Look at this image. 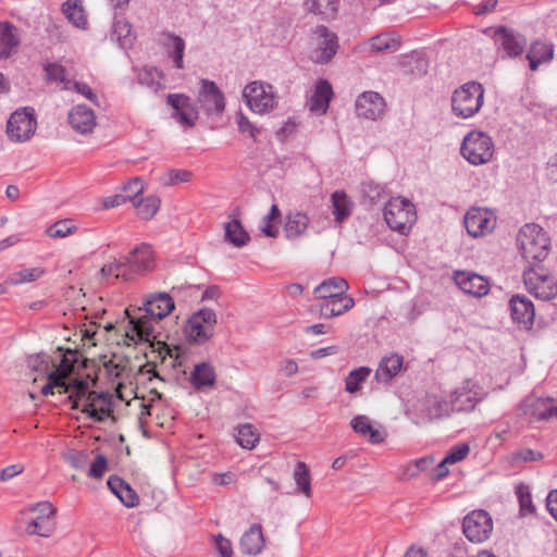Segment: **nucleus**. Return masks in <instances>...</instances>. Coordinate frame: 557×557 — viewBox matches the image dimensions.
Instances as JSON below:
<instances>
[{
	"label": "nucleus",
	"instance_id": "obj_8",
	"mask_svg": "<svg viewBox=\"0 0 557 557\" xmlns=\"http://www.w3.org/2000/svg\"><path fill=\"white\" fill-rule=\"evenodd\" d=\"M126 270L123 272V280L128 281L134 274L145 275L151 272L156 267L154 252L147 243H141L127 256L124 257Z\"/></svg>",
	"mask_w": 557,
	"mask_h": 557
},
{
	"label": "nucleus",
	"instance_id": "obj_41",
	"mask_svg": "<svg viewBox=\"0 0 557 557\" xmlns=\"http://www.w3.org/2000/svg\"><path fill=\"white\" fill-rule=\"evenodd\" d=\"M236 442L246 449H252L259 443L260 434L250 423L242 424L237 428Z\"/></svg>",
	"mask_w": 557,
	"mask_h": 557
},
{
	"label": "nucleus",
	"instance_id": "obj_6",
	"mask_svg": "<svg viewBox=\"0 0 557 557\" xmlns=\"http://www.w3.org/2000/svg\"><path fill=\"white\" fill-rule=\"evenodd\" d=\"M460 152L473 165L485 164L493 158L494 143L487 134L472 131L465 136Z\"/></svg>",
	"mask_w": 557,
	"mask_h": 557
},
{
	"label": "nucleus",
	"instance_id": "obj_4",
	"mask_svg": "<svg viewBox=\"0 0 557 557\" xmlns=\"http://www.w3.org/2000/svg\"><path fill=\"white\" fill-rule=\"evenodd\" d=\"M484 88L478 82H468L457 88L451 96L453 113L461 119L475 115L483 106Z\"/></svg>",
	"mask_w": 557,
	"mask_h": 557
},
{
	"label": "nucleus",
	"instance_id": "obj_50",
	"mask_svg": "<svg viewBox=\"0 0 557 557\" xmlns=\"http://www.w3.org/2000/svg\"><path fill=\"white\" fill-rule=\"evenodd\" d=\"M361 191L363 197L369 199L371 203H376L383 198L385 188L374 182H367L362 184Z\"/></svg>",
	"mask_w": 557,
	"mask_h": 557
},
{
	"label": "nucleus",
	"instance_id": "obj_16",
	"mask_svg": "<svg viewBox=\"0 0 557 557\" xmlns=\"http://www.w3.org/2000/svg\"><path fill=\"white\" fill-rule=\"evenodd\" d=\"M463 222L468 234L472 237L483 236L495 226L492 213L480 208L470 209L466 213Z\"/></svg>",
	"mask_w": 557,
	"mask_h": 557
},
{
	"label": "nucleus",
	"instance_id": "obj_52",
	"mask_svg": "<svg viewBox=\"0 0 557 557\" xmlns=\"http://www.w3.org/2000/svg\"><path fill=\"white\" fill-rule=\"evenodd\" d=\"M470 453V447L468 444L462 443L453 446L445 456V462L456 463L458 461L463 460Z\"/></svg>",
	"mask_w": 557,
	"mask_h": 557
},
{
	"label": "nucleus",
	"instance_id": "obj_26",
	"mask_svg": "<svg viewBox=\"0 0 557 557\" xmlns=\"http://www.w3.org/2000/svg\"><path fill=\"white\" fill-rule=\"evenodd\" d=\"M404 357L398 354L384 356L375 371V380L379 383L391 382L403 369Z\"/></svg>",
	"mask_w": 557,
	"mask_h": 557
},
{
	"label": "nucleus",
	"instance_id": "obj_20",
	"mask_svg": "<svg viewBox=\"0 0 557 557\" xmlns=\"http://www.w3.org/2000/svg\"><path fill=\"white\" fill-rule=\"evenodd\" d=\"M174 308L173 296L164 292L151 294L144 301L145 312L158 320L165 318Z\"/></svg>",
	"mask_w": 557,
	"mask_h": 557
},
{
	"label": "nucleus",
	"instance_id": "obj_12",
	"mask_svg": "<svg viewBox=\"0 0 557 557\" xmlns=\"http://www.w3.org/2000/svg\"><path fill=\"white\" fill-rule=\"evenodd\" d=\"M492 530L493 521L485 510H473L465 517L462 522L463 534L473 543L487 540Z\"/></svg>",
	"mask_w": 557,
	"mask_h": 557
},
{
	"label": "nucleus",
	"instance_id": "obj_14",
	"mask_svg": "<svg viewBox=\"0 0 557 557\" xmlns=\"http://www.w3.org/2000/svg\"><path fill=\"white\" fill-rule=\"evenodd\" d=\"M456 285L470 296L481 298L490 292L486 277L472 271H455L453 275Z\"/></svg>",
	"mask_w": 557,
	"mask_h": 557
},
{
	"label": "nucleus",
	"instance_id": "obj_7",
	"mask_svg": "<svg viewBox=\"0 0 557 557\" xmlns=\"http://www.w3.org/2000/svg\"><path fill=\"white\" fill-rule=\"evenodd\" d=\"M215 324L216 314L214 310L203 308L191 314L184 332L190 342L202 345L213 336Z\"/></svg>",
	"mask_w": 557,
	"mask_h": 557
},
{
	"label": "nucleus",
	"instance_id": "obj_31",
	"mask_svg": "<svg viewBox=\"0 0 557 557\" xmlns=\"http://www.w3.org/2000/svg\"><path fill=\"white\" fill-rule=\"evenodd\" d=\"M324 302L320 306V315L322 318L338 317L355 306L354 298L343 294L341 297L323 299Z\"/></svg>",
	"mask_w": 557,
	"mask_h": 557
},
{
	"label": "nucleus",
	"instance_id": "obj_22",
	"mask_svg": "<svg viewBox=\"0 0 557 557\" xmlns=\"http://www.w3.org/2000/svg\"><path fill=\"white\" fill-rule=\"evenodd\" d=\"M125 313L128 315V324L129 330L126 332V336L137 343V342H150L153 336V326L151 320L153 317L148 315L147 313L140 317H131L128 313V309L125 310Z\"/></svg>",
	"mask_w": 557,
	"mask_h": 557
},
{
	"label": "nucleus",
	"instance_id": "obj_28",
	"mask_svg": "<svg viewBox=\"0 0 557 557\" xmlns=\"http://www.w3.org/2000/svg\"><path fill=\"white\" fill-rule=\"evenodd\" d=\"M101 372L108 376L111 383H124V380L128 379L132 373L129 360L113 356V358L103 362Z\"/></svg>",
	"mask_w": 557,
	"mask_h": 557
},
{
	"label": "nucleus",
	"instance_id": "obj_5",
	"mask_svg": "<svg viewBox=\"0 0 557 557\" xmlns=\"http://www.w3.org/2000/svg\"><path fill=\"white\" fill-rule=\"evenodd\" d=\"M384 220L388 227L400 234H406L416 222V209L408 199L392 198L384 207Z\"/></svg>",
	"mask_w": 557,
	"mask_h": 557
},
{
	"label": "nucleus",
	"instance_id": "obj_61",
	"mask_svg": "<svg viewBox=\"0 0 557 557\" xmlns=\"http://www.w3.org/2000/svg\"><path fill=\"white\" fill-rule=\"evenodd\" d=\"M30 510L34 512H38L37 518L48 520L50 517L54 516L55 508L49 502L37 503L30 507Z\"/></svg>",
	"mask_w": 557,
	"mask_h": 557
},
{
	"label": "nucleus",
	"instance_id": "obj_17",
	"mask_svg": "<svg viewBox=\"0 0 557 557\" xmlns=\"http://www.w3.org/2000/svg\"><path fill=\"white\" fill-rule=\"evenodd\" d=\"M384 99L375 91H364L356 100V112L358 116L368 120H376L383 114Z\"/></svg>",
	"mask_w": 557,
	"mask_h": 557
},
{
	"label": "nucleus",
	"instance_id": "obj_11",
	"mask_svg": "<svg viewBox=\"0 0 557 557\" xmlns=\"http://www.w3.org/2000/svg\"><path fill=\"white\" fill-rule=\"evenodd\" d=\"M36 126L34 109L24 108L11 114L7 123V134L14 141H26L34 135Z\"/></svg>",
	"mask_w": 557,
	"mask_h": 557
},
{
	"label": "nucleus",
	"instance_id": "obj_3",
	"mask_svg": "<svg viewBox=\"0 0 557 557\" xmlns=\"http://www.w3.org/2000/svg\"><path fill=\"white\" fill-rule=\"evenodd\" d=\"M72 386L73 392L67 398L73 403V409H78L82 404V412L87 413L90 419L97 422H103L112 414V394L108 392L89 391V385Z\"/></svg>",
	"mask_w": 557,
	"mask_h": 557
},
{
	"label": "nucleus",
	"instance_id": "obj_24",
	"mask_svg": "<svg viewBox=\"0 0 557 557\" xmlns=\"http://www.w3.org/2000/svg\"><path fill=\"white\" fill-rule=\"evenodd\" d=\"M69 122L78 133L88 134L96 126V116L92 109L85 104H77L70 111Z\"/></svg>",
	"mask_w": 557,
	"mask_h": 557
},
{
	"label": "nucleus",
	"instance_id": "obj_57",
	"mask_svg": "<svg viewBox=\"0 0 557 557\" xmlns=\"http://www.w3.org/2000/svg\"><path fill=\"white\" fill-rule=\"evenodd\" d=\"M123 189L125 191V196H127V200L134 203L136 201L137 196L143 193V182L138 177L133 178L124 186Z\"/></svg>",
	"mask_w": 557,
	"mask_h": 557
},
{
	"label": "nucleus",
	"instance_id": "obj_44",
	"mask_svg": "<svg viewBox=\"0 0 557 557\" xmlns=\"http://www.w3.org/2000/svg\"><path fill=\"white\" fill-rule=\"evenodd\" d=\"M337 0H307L309 11L326 18L333 16L337 11Z\"/></svg>",
	"mask_w": 557,
	"mask_h": 557
},
{
	"label": "nucleus",
	"instance_id": "obj_46",
	"mask_svg": "<svg viewBox=\"0 0 557 557\" xmlns=\"http://www.w3.org/2000/svg\"><path fill=\"white\" fill-rule=\"evenodd\" d=\"M77 227L71 220H60L49 226L46 234L51 238H64L76 232Z\"/></svg>",
	"mask_w": 557,
	"mask_h": 557
},
{
	"label": "nucleus",
	"instance_id": "obj_21",
	"mask_svg": "<svg viewBox=\"0 0 557 557\" xmlns=\"http://www.w3.org/2000/svg\"><path fill=\"white\" fill-rule=\"evenodd\" d=\"M475 385H461L450 392L449 404L451 412L470 411L473 410L476 404L481 400L479 393L474 391Z\"/></svg>",
	"mask_w": 557,
	"mask_h": 557
},
{
	"label": "nucleus",
	"instance_id": "obj_15",
	"mask_svg": "<svg viewBox=\"0 0 557 557\" xmlns=\"http://www.w3.org/2000/svg\"><path fill=\"white\" fill-rule=\"evenodd\" d=\"M166 102L174 110L173 116L185 127H193L198 117V112L189 96L183 94H170Z\"/></svg>",
	"mask_w": 557,
	"mask_h": 557
},
{
	"label": "nucleus",
	"instance_id": "obj_59",
	"mask_svg": "<svg viewBox=\"0 0 557 557\" xmlns=\"http://www.w3.org/2000/svg\"><path fill=\"white\" fill-rule=\"evenodd\" d=\"M543 458V454L531 448H522L513 454L516 462L537 461Z\"/></svg>",
	"mask_w": 557,
	"mask_h": 557
},
{
	"label": "nucleus",
	"instance_id": "obj_49",
	"mask_svg": "<svg viewBox=\"0 0 557 557\" xmlns=\"http://www.w3.org/2000/svg\"><path fill=\"white\" fill-rule=\"evenodd\" d=\"M236 123L239 133L248 134L249 137H251L253 140H257V137L260 134V128L250 122L248 116H246L242 111L236 113Z\"/></svg>",
	"mask_w": 557,
	"mask_h": 557
},
{
	"label": "nucleus",
	"instance_id": "obj_27",
	"mask_svg": "<svg viewBox=\"0 0 557 557\" xmlns=\"http://www.w3.org/2000/svg\"><path fill=\"white\" fill-rule=\"evenodd\" d=\"M239 547L242 553L246 555L256 556L261 553L264 547V537L260 524H252L243 534Z\"/></svg>",
	"mask_w": 557,
	"mask_h": 557
},
{
	"label": "nucleus",
	"instance_id": "obj_56",
	"mask_svg": "<svg viewBox=\"0 0 557 557\" xmlns=\"http://www.w3.org/2000/svg\"><path fill=\"white\" fill-rule=\"evenodd\" d=\"M40 274L41 271H39L38 269H24L15 273L10 281L12 284L33 282L37 280L40 276Z\"/></svg>",
	"mask_w": 557,
	"mask_h": 557
},
{
	"label": "nucleus",
	"instance_id": "obj_40",
	"mask_svg": "<svg viewBox=\"0 0 557 557\" xmlns=\"http://www.w3.org/2000/svg\"><path fill=\"white\" fill-rule=\"evenodd\" d=\"M66 18L76 27L85 28L87 18L82 5V0H66L62 5Z\"/></svg>",
	"mask_w": 557,
	"mask_h": 557
},
{
	"label": "nucleus",
	"instance_id": "obj_29",
	"mask_svg": "<svg viewBox=\"0 0 557 557\" xmlns=\"http://www.w3.org/2000/svg\"><path fill=\"white\" fill-rule=\"evenodd\" d=\"M531 273L532 272H529L528 274L524 273L525 283L530 285V288L536 298L542 300H550L557 296V284L553 281V278L539 274L536 277L537 283L533 284V278L530 276ZM533 273L536 274L535 271Z\"/></svg>",
	"mask_w": 557,
	"mask_h": 557
},
{
	"label": "nucleus",
	"instance_id": "obj_10",
	"mask_svg": "<svg viewBox=\"0 0 557 557\" xmlns=\"http://www.w3.org/2000/svg\"><path fill=\"white\" fill-rule=\"evenodd\" d=\"M243 98L248 108L258 114L270 112L274 108V94L271 85L251 82L243 90Z\"/></svg>",
	"mask_w": 557,
	"mask_h": 557
},
{
	"label": "nucleus",
	"instance_id": "obj_58",
	"mask_svg": "<svg viewBox=\"0 0 557 557\" xmlns=\"http://www.w3.org/2000/svg\"><path fill=\"white\" fill-rule=\"evenodd\" d=\"M107 458L103 455H97L91 463L88 475L94 479H101L107 470Z\"/></svg>",
	"mask_w": 557,
	"mask_h": 557
},
{
	"label": "nucleus",
	"instance_id": "obj_33",
	"mask_svg": "<svg viewBox=\"0 0 557 557\" xmlns=\"http://www.w3.org/2000/svg\"><path fill=\"white\" fill-rule=\"evenodd\" d=\"M553 58L554 46L542 41L533 42L527 54L531 71H536L542 63L550 62Z\"/></svg>",
	"mask_w": 557,
	"mask_h": 557
},
{
	"label": "nucleus",
	"instance_id": "obj_63",
	"mask_svg": "<svg viewBox=\"0 0 557 557\" xmlns=\"http://www.w3.org/2000/svg\"><path fill=\"white\" fill-rule=\"evenodd\" d=\"M372 370L368 367H359L352 371H350L349 375L346 377L345 383H363Z\"/></svg>",
	"mask_w": 557,
	"mask_h": 557
},
{
	"label": "nucleus",
	"instance_id": "obj_64",
	"mask_svg": "<svg viewBox=\"0 0 557 557\" xmlns=\"http://www.w3.org/2000/svg\"><path fill=\"white\" fill-rule=\"evenodd\" d=\"M518 497L521 511L532 513L534 511V506L532 504L531 494L528 491H524L522 487H519Z\"/></svg>",
	"mask_w": 557,
	"mask_h": 557
},
{
	"label": "nucleus",
	"instance_id": "obj_48",
	"mask_svg": "<svg viewBox=\"0 0 557 557\" xmlns=\"http://www.w3.org/2000/svg\"><path fill=\"white\" fill-rule=\"evenodd\" d=\"M25 531L28 535L49 537L53 532V527L50 525L47 520L36 518L28 522Z\"/></svg>",
	"mask_w": 557,
	"mask_h": 557
},
{
	"label": "nucleus",
	"instance_id": "obj_47",
	"mask_svg": "<svg viewBox=\"0 0 557 557\" xmlns=\"http://www.w3.org/2000/svg\"><path fill=\"white\" fill-rule=\"evenodd\" d=\"M124 271H127L124 258H114L113 261L102 265V268L100 269V275L104 278L113 275L116 280H123Z\"/></svg>",
	"mask_w": 557,
	"mask_h": 557
},
{
	"label": "nucleus",
	"instance_id": "obj_43",
	"mask_svg": "<svg viewBox=\"0 0 557 557\" xmlns=\"http://www.w3.org/2000/svg\"><path fill=\"white\" fill-rule=\"evenodd\" d=\"M216 375L213 367L208 362L195 366L189 383H215Z\"/></svg>",
	"mask_w": 557,
	"mask_h": 557
},
{
	"label": "nucleus",
	"instance_id": "obj_25",
	"mask_svg": "<svg viewBox=\"0 0 557 557\" xmlns=\"http://www.w3.org/2000/svg\"><path fill=\"white\" fill-rule=\"evenodd\" d=\"M315 35L321 39L319 49L320 55L317 58L318 63H327L337 52L338 38L337 35L331 32L326 26L320 25L315 28Z\"/></svg>",
	"mask_w": 557,
	"mask_h": 557
},
{
	"label": "nucleus",
	"instance_id": "obj_45",
	"mask_svg": "<svg viewBox=\"0 0 557 557\" xmlns=\"http://www.w3.org/2000/svg\"><path fill=\"white\" fill-rule=\"evenodd\" d=\"M138 215L144 220H150L159 210L160 199L154 196H149L145 199L134 202Z\"/></svg>",
	"mask_w": 557,
	"mask_h": 557
},
{
	"label": "nucleus",
	"instance_id": "obj_23",
	"mask_svg": "<svg viewBox=\"0 0 557 557\" xmlns=\"http://www.w3.org/2000/svg\"><path fill=\"white\" fill-rule=\"evenodd\" d=\"M495 41L499 44L509 57L520 55L527 45L523 36L500 26L495 32Z\"/></svg>",
	"mask_w": 557,
	"mask_h": 557
},
{
	"label": "nucleus",
	"instance_id": "obj_19",
	"mask_svg": "<svg viewBox=\"0 0 557 557\" xmlns=\"http://www.w3.org/2000/svg\"><path fill=\"white\" fill-rule=\"evenodd\" d=\"M423 419L432 421L448 417L451 413L449 400L437 393H429L422 401L420 409Z\"/></svg>",
	"mask_w": 557,
	"mask_h": 557
},
{
	"label": "nucleus",
	"instance_id": "obj_32",
	"mask_svg": "<svg viewBox=\"0 0 557 557\" xmlns=\"http://www.w3.org/2000/svg\"><path fill=\"white\" fill-rule=\"evenodd\" d=\"M18 44L16 26L10 22H0V59L9 58Z\"/></svg>",
	"mask_w": 557,
	"mask_h": 557
},
{
	"label": "nucleus",
	"instance_id": "obj_55",
	"mask_svg": "<svg viewBox=\"0 0 557 557\" xmlns=\"http://www.w3.org/2000/svg\"><path fill=\"white\" fill-rule=\"evenodd\" d=\"M191 177V172L187 170H171L166 173L163 184L175 185L180 182H188Z\"/></svg>",
	"mask_w": 557,
	"mask_h": 557
},
{
	"label": "nucleus",
	"instance_id": "obj_9",
	"mask_svg": "<svg viewBox=\"0 0 557 557\" xmlns=\"http://www.w3.org/2000/svg\"><path fill=\"white\" fill-rule=\"evenodd\" d=\"M519 411L534 421L556 422L557 399L529 395L520 403Z\"/></svg>",
	"mask_w": 557,
	"mask_h": 557
},
{
	"label": "nucleus",
	"instance_id": "obj_30",
	"mask_svg": "<svg viewBox=\"0 0 557 557\" xmlns=\"http://www.w3.org/2000/svg\"><path fill=\"white\" fill-rule=\"evenodd\" d=\"M160 40L164 49L168 51L169 55L173 59L175 67L180 70L184 69V39L173 33L164 32L161 35Z\"/></svg>",
	"mask_w": 557,
	"mask_h": 557
},
{
	"label": "nucleus",
	"instance_id": "obj_42",
	"mask_svg": "<svg viewBox=\"0 0 557 557\" xmlns=\"http://www.w3.org/2000/svg\"><path fill=\"white\" fill-rule=\"evenodd\" d=\"M293 475L298 486V491L309 497L311 495V483L308 466L302 461H298L295 466Z\"/></svg>",
	"mask_w": 557,
	"mask_h": 557
},
{
	"label": "nucleus",
	"instance_id": "obj_62",
	"mask_svg": "<svg viewBox=\"0 0 557 557\" xmlns=\"http://www.w3.org/2000/svg\"><path fill=\"white\" fill-rule=\"evenodd\" d=\"M215 548L221 557H232L233 546L230 540L225 539L222 534H218L214 537Z\"/></svg>",
	"mask_w": 557,
	"mask_h": 557
},
{
	"label": "nucleus",
	"instance_id": "obj_18",
	"mask_svg": "<svg viewBox=\"0 0 557 557\" xmlns=\"http://www.w3.org/2000/svg\"><path fill=\"white\" fill-rule=\"evenodd\" d=\"M509 308L516 323L524 329H530L533 325L535 310L530 298L524 295H513L509 301Z\"/></svg>",
	"mask_w": 557,
	"mask_h": 557
},
{
	"label": "nucleus",
	"instance_id": "obj_34",
	"mask_svg": "<svg viewBox=\"0 0 557 557\" xmlns=\"http://www.w3.org/2000/svg\"><path fill=\"white\" fill-rule=\"evenodd\" d=\"M348 288V283L344 278L334 276L318 285L314 288V295L320 299L341 297Z\"/></svg>",
	"mask_w": 557,
	"mask_h": 557
},
{
	"label": "nucleus",
	"instance_id": "obj_51",
	"mask_svg": "<svg viewBox=\"0 0 557 557\" xmlns=\"http://www.w3.org/2000/svg\"><path fill=\"white\" fill-rule=\"evenodd\" d=\"M63 458L75 469H83L88 462V454L83 450L69 449L63 454Z\"/></svg>",
	"mask_w": 557,
	"mask_h": 557
},
{
	"label": "nucleus",
	"instance_id": "obj_39",
	"mask_svg": "<svg viewBox=\"0 0 557 557\" xmlns=\"http://www.w3.org/2000/svg\"><path fill=\"white\" fill-rule=\"evenodd\" d=\"M225 239L235 247H243L250 240L248 232L238 219H233L225 224Z\"/></svg>",
	"mask_w": 557,
	"mask_h": 557
},
{
	"label": "nucleus",
	"instance_id": "obj_35",
	"mask_svg": "<svg viewBox=\"0 0 557 557\" xmlns=\"http://www.w3.org/2000/svg\"><path fill=\"white\" fill-rule=\"evenodd\" d=\"M332 97V85L326 79H319L311 97L310 110L323 113L326 112Z\"/></svg>",
	"mask_w": 557,
	"mask_h": 557
},
{
	"label": "nucleus",
	"instance_id": "obj_54",
	"mask_svg": "<svg viewBox=\"0 0 557 557\" xmlns=\"http://www.w3.org/2000/svg\"><path fill=\"white\" fill-rule=\"evenodd\" d=\"M371 49L376 52H382L391 48H395L397 42L388 36L381 35L373 37L370 41Z\"/></svg>",
	"mask_w": 557,
	"mask_h": 557
},
{
	"label": "nucleus",
	"instance_id": "obj_37",
	"mask_svg": "<svg viewBox=\"0 0 557 557\" xmlns=\"http://www.w3.org/2000/svg\"><path fill=\"white\" fill-rule=\"evenodd\" d=\"M309 218L302 212L289 213L285 223V235L288 239H296L305 234L309 225Z\"/></svg>",
	"mask_w": 557,
	"mask_h": 557
},
{
	"label": "nucleus",
	"instance_id": "obj_13",
	"mask_svg": "<svg viewBox=\"0 0 557 557\" xmlns=\"http://www.w3.org/2000/svg\"><path fill=\"white\" fill-rule=\"evenodd\" d=\"M198 103L208 115H219L225 110L223 91L214 82L205 78L200 81Z\"/></svg>",
	"mask_w": 557,
	"mask_h": 557
},
{
	"label": "nucleus",
	"instance_id": "obj_60",
	"mask_svg": "<svg viewBox=\"0 0 557 557\" xmlns=\"http://www.w3.org/2000/svg\"><path fill=\"white\" fill-rule=\"evenodd\" d=\"M117 497L128 508L136 507L139 502L138 495L128 484L124 490L120 491Z\"/></svg>",
	"mask_w": 557,
	"mask_h": 557
},
{
	"label": "nucleus",
	"instance_id": "obj_36",
	"mask_svg": "<svg viewBox=\"0 0 557 557\" xmlns=\"http://www.w3.org/2000/svg\"><path fill=\"white\" fill-rule=\"evenodd\" d=\"M350 425L356 433L368 437L369 442L372 444H380L385 440V434L376 429H373L370 419L367 416L355 417L351 420Z\"/></svg>",
	"mask_w": 557,
	"mask_h": 557
},
{
	"label": "nucleus",
	"instance_id": "obj_2",
	"mask_svg": "<svg viewBox=\"0 0 557 557\" xmlns=\"http://www.w3.org/2000/svg\"><path fill=\"white\" fill-rule=\"evenodd\" d=\"M517 244L522 258L530 265V272H534V269L547 258L550 249L547 233L535 223H528L520 228Z\"/></svg>",
	"mask_w": 557,
	"mask_h": 557
},
{
	"label": "nucleus",
	"instance_id": "obj_38",
	"mask_svg": "<svg viewBox=\"0 0 557 557\" xmlns=\"http://www.w3.org/2000/svg\"><path fill=\"white\" fill-rule=\"evenodd\" d=\"M333 214L336 222L345 221L351 214L352 202L343 190H336L331 196Z\"/></svg>",
	"mask_w": 557,
	"mask_h": 557
},
{
	"label": "nucleus",
	"instance_id": "obj_53",
	"mask_svg": "<svg viewBox=\"0 0 557 557\" xmlns=\"http://www.w3.org/2000/svg\"><path fill=\"white\" fill-rule=\"evenodd\" d=\"M113 34L116 36V39L120 41L122 47L132 44L131 25L128 23L116 22L113 26Z\"/></svg>",
	"mask_w": 557,
	"mask_h": 557
},
{
	"label": "nucleus",
	"instance_id": "obj_1",
	"mask_svg": "<svg viewBox=\"0 0 557 557\" xmlns=\"http://www.w3.org/2000/svg\"><path fill=\"white\" fill-rule=\"evenodd\" d=\"M79 363L77 351H63L61 348L52 355L38 352L29 355L26 359L32 383H88L78 375Z\"/></svg>",
	"mask_w": 557,
	"mask_h": 557
}]
</instances>
